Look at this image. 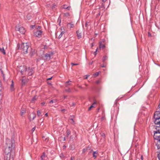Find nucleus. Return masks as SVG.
Returning <instances> with one entry per match:
<instances>
[{"label":"nucleus","mask_w":160,"mask_h":160,"mask_svg":"<svg viewBox=\"0 0 160 160\" xmlns=\"http://www.w3.org/2000/svg\"><path fill=\"white\" fill-rule=\"evenodd\" d=\"M75 144H72L70 146V149L71 150H73L75 149Z\"/></svg>","instance_id":"nucleus-14"},{"label":"nucleus","mask_w":160,"mask_h":160,"mask_svg":"<svg viewBox=\"0 0 160 160\" xmlns=\"http://www.w3.org/2000/svg\"><path fill=\"white\" fill-rule=\"evenodd\" d=\"M71 65H72V66H73V65H78V64L77 63H71Z\"/></svg>","instance_id":"nucleus-37"},{"label":"nucleus","mask_w":160,"mask_h":160,"mask_svg":"<svg viewBox=\"0 0 160 160\" xmlns=\"http://www.w3.org/2000/svg\"><path fill=\"white\" fill-rule=\"evenodd\" d=\"M98 153V152L97 151H94L93 153V156L94 158H96L97 157V156L95 155V154H97Z\"/></svg>","instance_id":"nucleus-20"},{"label":"nucleus","mask_w":160,"mask_h":160,"mask_svg":"<svg viewBox=\"0 0 160 160\" xmlns=\"http://www.w3.org/2000/svg\"><path fill=\"white\" fill-rule=\"evenodd\" d=\"M74 117V116H70L69 118L70 120H72V122H71V123L72 124H75V122L73 119Z\"/></svg>","instance_id":"nucleus-11"},{"label":"nucleus","mask_w":160,"mask_h":160,"mask_svg":"<svg viewBox=\"0 0 160 160\" xmlns=\"http://www.w3.org/2000/svg\"><path fill=\"white\" fill-rule=\"evenodd\" d=\"M70 8V7H66V5H64L63 7V8L66 9L68 10H69Z\"/></svg>","instance_id":"nucleus-25"},{"label":"nucleus","mask_w":160,"mask_h":160,"mask_svg":"<svg viewBox=\"0 0 160 160\" xmlns=\"http://www.w3.org/2000/svg\"><path fill=\"white\" fill-rule=\"evenodd\" d=\"M0 51L1 52H2L3 54L5 55L6 54V52H5V50L4 49V48L2 47V48H0Z\"/></svg>","instance_id":"nucleus-16"},{"label":"nucleus","mask_w":160,"mask_h":160,"mask_svg":"<svg viewBox=\"0 0 160 160\" xmlns=\"http://www.w3.org/2000/svg\"><path fill=\"white\" fill-rule=\"evenodd\" d=\"M15 146V141L13 138L9 139L7 138L6 141V146L4 153L5 154L10 153L13 150Z\"/></svg>","instance_id":"nucleus-1"},{"label":"nucleus","mask_w":160,"mask_h":160,"mask_svg":"<svg viewBox=\"0 0 160 160\" xmlns=\"http://www.w3.org/2000/svg\"><path fill=\"white\" fill-rule=\"evenodd\" d=\"M32 114L33 115V117H32V120H33L35 118H36V116L35 114L34 113H32Z\"/></svg>","instance_id":"nucleus-33"},{"label":"nucleus","mask_w":160,"mask_h":160,"mask_svg":"<svg viewBox=\"0 0 160 160\" xmlns=\"http://www.w3.org/2000/svg\"><path fill=\"white\" fill-rule=\"evenodd\" d=\"M102 136L104 137L105 136V134L104 133H102L101 135Z\"/></svg>","instance_id":"nucleus-44"},{"label":"nucleus","mask_w":160,"mask_h":160,"mask_svg":"<svg viewBox=\"0 0 160 160\" xmlns=\"http://www.w3.org/2000/svg\"><path fill=\"white\" fill-rule=\"evenodd\" d=\"M93 63V62L92 61L90 63H89V65H91Z\"/></svg>","instance_id":"nucleus-51"},{"label":"nucleus","mask_w":160,"mask_h":160,"mask_svg":"<svg viewBox=\"0 0 160 160\" xmlns=\"http://www.w3.org/2000/svg\"><path fill=\"white\" fill-rule=\"evenodd\" d=\"M42 31L41 30H37L33 32V35L35 37H41Z\"/></svg>","instance_id":"nucleus-3"},{"label":"nucleus","mask_w":160,"mask_h":160,"mask_svg":"<svg viewBox=\"0 0 160 160\" xmlns=\"http://www.w3.org/2000/svg\"><path fill=\"white\" fill-rule=\"evenodd\" d=\"M35 128H36V127H33V128H32V132H33L35 131Z\"/></svg>","instance_id":"nucleus-39"},{"label":"nucleus","mask_w":160,"mask_h":160,"mask_svg":"<svg viewBox=\"0 0 160 160\" xmlns=\"http://www.w3.org/2000/svg\"><path fill=\"white\" fill-rule=\"evenodd\" d=\"M93 46V44H92V45L91 47H92Z\"/></svg>","instance_id":"nucleus-61"},{"label":"nucleus","mask_w":160,"mask_h":160,"mask_svg":"<svg viewBox=\"0 0 160 160\" xmlns=\"http://www.w3.org/2000/svg\"><path fill=\"white\" fill-rule=\"evenodd\" d=\"M104 117H102V119H102V120H103V119H104Z\"/></svg>","instance_id":"nucleus-60"},{"label":"nucleus","mask_w":160,"mask_h":160,"mask_svg":"<svg viewBox=\"0 0 160 160\" xmlns=\"http://www.w3.org/2000/svg\"><path fill=\"white\" fill-rule=\"evenodd\" d=\"M52 77H50V78H47V80H51L52 79Z\"/></svg>","instance_id":"nucleus-45"},{"label":"nucleus","mask_w":160,"mask_h":160,"mask_svg":"<svg viewBox=\"0 0 160 160\" xmlns=\"http://www.w3.org/2000/svg\"><path fill=\"white\" fill-rule=\"evenodd\" d=\"M66 133H67V136L68 137L69 135H70V134L71 133L69 129H68Z\"/></svg>","instance_id":"nucleus-23"},{"label":"nucleus","mask_w":160,"mask_h":160,"mask_svg":"<svg viewBox=\"0 0 160 160\" xmlns=\"http://www.w3.org/2000/svg\"><path fill=\"white\" fill-rule=\"evenodd\" d=\"M100 81L99 80L96 81V83L97 84H99L100 83Z\"/></svg>","instance_id":"nucleus-41"},{"label":"nucleus","mask_w":160,"mask_h":160,"mask_svg":"<svg viewBox=\"0 0 160 160\" xmlns=\"http://www.w3.org/2000/svg\"><path fill=\"white\" fill-rule=\"evenodd\" d=\"M67 97V96L66 95H64L63 96L64 99H65V98H66Z\"/></svg>","instance_id":"nucleus-48"},{"label":"nucleus","mask_w":160,"mask_h":160,"mask_svg":"<svg viewBox=\"0 0 160 160\" xmlns=\"http://www.w3.org/2000/svg\"><path fill=\"white\" fill-rule=\"evenodd\" d=\"M87 25H88V22H87L85 23V27H87Z\"/></svg>","instance_id":"nucleus-46"},{"label":"nucleus","mask_w":160,"mask_h":160,"mask_svg":"<svg viewBox=\"0 0 160 160\" xmlns=\"http://www.w3.org/2000/svg\"><path fill=\"white\" fill-rule=\"evenodd\" d=\"M26 110L25 109H24V108L22 109L21 111V112H20L21 115V116H22L23 114H24L25 113H26Z\"/></svg>","instance_id":"nucleus-13"},{"label":"nucleus","mask_w":160,"mask_h":160,"mask_svg":"<svg viewBox=\"0 0 160 160\" xmlns=\"http://www.w3.org/2000/svg\"><path fill=\"white\" fill-rule=\"evenodd\" d=\"M65 91L67 92H71V90H70V88H68V89H66L65 90Z\"/></svg>","instance_id":"nucleus-32"},{"label":"nucleus","mask_w":160,"mask_h":160,"mask_svg":"<svg viewBox=\"0 0 160 160\" xmlns=\"http://www.w3.org/2000/svg\"><path fill=\"white\" fill-rule=\"evenodd\" d=\"M1 74H2V77H3L4 79V78H5V75L3 73V72L2 70H1Z\"/></svg>","instance_id":"nucleus-30"},{"label":"nucleus","mask_w":160,"mask_h":160,"mask_svg":"<svg viewBox=\"0 0 160 160\" xmlns=\"http://www.w3.org/2000/svg\"><path fill=\"white\" fill-rule=\"evenodd\" d=\"M69 14L68 12H66L64 13V16L66 17H68L69 16Z\"/></svg>","instance_id":"nucleus-35"},{"label":"nucleus","mask_w":160,"mask_h":160,"mask_svg":"<svg viewBox=\"0 0 160 160\" xmlns=\"http://www.w3.org/2000/svg\"><path fill=\"white\" fill-rule=\"evenodd\" d=\"M98 48H97L96 50V51L94 52L93 53V54L95 55V56H96L97 55V52L98 51Z\"/></svg>","instance_id":"nucleus-34"},{"label":"nucleus","mask_w":160,"mask_h":160,"mask_svg":"<svg viewBox=\"0 0 160 160\" xmlns=\"http://www.w3.org/2000/svg\"><path fill=\"white\" fill-rule=\"evenodd\" d=\"M99 47L100 49L104 48L105 47V45L103 44H102L101 42H100Z\"/></svg>","instance_id":"nucleus-12"},{"label":"nucleus","mask_w":160,"mask_h":160,"mask_svg":"<svg viewBox=\"0 0 160 160\" xmlns=\"http://www.w3.org/2000/svg\"><path fill=\"white\" fill-rule=\"evenodd\" d=\"M86 77L85 78V79H87L88 78L89 76V75H86Z\"/></svg>","instance_id":"nucleus-43"},{"label":"nucleus","mask_w":160,"mask_h":160,"mask_svg":"<svg viewBox=\"0 0 160 160\" xmlns=\"http://www.w3.org/2000/svg\"><path fill=\"white\" fill-rule=\"evenodd\" d=\"M38 28H40V26H38Z\"/></svg>","instance_id":"nucleus-62"},{"label":"nucleus","mask_w":160,"mask_h":160,"mask_svg":"<svg viewBox=\"0 0 160 160\" xmlns=\"http://www.w3.org/2000/svg\"><path fill=\"white\" fill-rule=\"evenodd\" d=\"M65 32L63 31H62L61 32L60 34L58 36V38H61L62 37V35Z\"/></svg>","instance_id":"nucleus-22"},{"label":"nucleus","mask_w":160,"mask_h":160,"mask_svg":"<svg viewBox=\"0 0 160 160\" xmlns=\"http://www.w3.org/2000/svg\"><path fill=\"white\" fill-rule=\"evenodd\" d=\"M100 73V72H96L94 74H93V75L94 76H98L99 74V73Z\"/></svg>","instance_id":"nucleus-28"},{"label":"nucleus","mask_w":160,"mask_h":160,"mask_svg":"<svg viewBox=\"0 0 160 160\" xmlns=\"http://www.w3.org/2000/svg\"><path fill=\"white\" fill-rule=\"evenodd\" d=\"M36 96H35L34 97H33L32 99V102H34L35 100H36Z\"/></svg>","instance_id":"nucleus-29"},{"label":"nucleus","mask_w":160,"mask_h":160,"mask_svg":"<svg viewBox=\"0 0 160 160\" xmlns=\"http://www.w3.org/2000/svg\"><path fill=\"white\" fill-rule=\"evenodd\" d=\"M25 71L26 72H28V75L29 76H31L33 73V69L30 67H28V69H27L26 68H25Z\"/></svg>","instance_id":"nucleus-5"},{"label":"nucleus","mask_w":160,"mask_h":160,"mask_svg":"<svg viewBox=\"0 0 160 160\" xmlns=\"http://www.w3.org/2000/svg\"><path fill=\"white\" fill-rule=\"evenodd\" d=\"M154 121V123L157 125L156 127H160V118H155Z\"/></svg>","instance_id":"nucleus-7"},{"label":"nucleus","mask_w":160,"mask_h":160,"mask_svg":"<svg viewBox=\"0 0 160 160\" xmlns=\"http://www.w3.org/2000/svg\"><path fill=\"white\" fill-rule=\"evenodd\" d=\"M141 158L142 160H143V157H142V156H141Z\"/></svg>","instance_id":"nucleus-59"},{"label":"nucleus","mask_w":160,"mask_h":160,"mask_svg":"<svg viewBox=\"0 0 160 160\" xmlns=\"http://www.w3.org/2000/svg\"><path fill=\"white\" fill-rule=\"evenodd\" d=\"M19 49H20L21 52L23 54L28 53V51H29L30 55L32 57L34 53V50L29 47V44L28 43H22L20 45H18Z\"/></svg>","instance_id":"nucleus-2"},{"label":"nucleus","mask_w":160,"mask_h":160,"mask_svg":"<svg viewBox=\"0 0 160 160\" xmlns=\"http://www.w3.org/2000/svg\"><path fill=\"white\" fill-rule=\"evenodd\" d=\"M70 25V28H72L74 27V24H72V23H68L67 24L68 26V25Z\"/></svg>","instance_id":"nucleus-24"},{"label":"nucleus","mask_w":160,"mask_h":160,"mask_svg":"<svg viewBox=\"0 0 160 160\" xmlns=\"http://www.w3.org/2000/svg\"><path fill=\"white\" fill-rule=\"evenodd\" d=\"M12 83L11 85V91H13L14 90L13 86H14V82L12 80Z\"/></svg>","instance_id":"nucleus-17"},{"label":"nucleus","mask_w":160,"mask_h":160,"mask_svg":"<svg viewBox=\"0 0 160 160\" xmlns=\"http://www.w3.org/2000/svg\"><path fill=\"white\" fill-rule=\"evenodd\" d=\"M41 112L40 110H38L37 111V115L38 117H40L41 114Z\"/></svg>","instance_id":"nucleus-26"},{"label":"nucleus","mask_w":160,"mask_h":160,"mask_svg":"<svg viewBox=\"0 0 160 160\" xmlns=\"http://www.w3.org/2000/svg\"><path fill=\"white\" fill-rule=\"evenodd\" d=\"M61 111L62 112H64L66 111V109H62L61 110Z\"/></svg>","instance_id":"nucleus-42"},{"label":"nucleus","mask_w":160,"mask_h":160,"mask_svg":"<svg viewBox=\"0 0 160 160\" xmlns=\"http://www.w3.org/2000/svg\"><path fill=\"white\" fill-rule=\"evenodd\" d=\"M45 117H47L48 116V113H46L45 114Z\"/></svg>","instance_id":"nucleus-47"},{"label":"nucleus","mask_w":160,"mask_h":160,"mask_svg":"<svg viewBox=\"0 0 160 160\" xmlns=\"http://www.w3.org/2000/svg\"><path fill=\"white\" fill-rule=\"evenodd\" d=\"M96 102H94L92 104V105H91V106L88 109V110H90L92 108L95 107V106L96 105Z\"/></svg>","instance_id":"nucleus-15"},{"label":"nucleus","mask_w":160,"mask_h":160,"mask_svg":"<svg viewBox=\"0 0 160 160\" xmlns=\"http://www.w3.org/2000/svg\"><path fill=\"white\" fill-rule=\"evenodd\" d=\"M76 33L77 34V36L78 39H80L82 37V33L81 32H80L79 30H77L76 32Z\"/></svg>","instance_id":"nucleus-9"},{"label":"nucleus","mask_w":160,"mask_h":160,"mask_svg":"<svg viewBox=\"0 0 160 160\" xmlns=\"http://www.w3.org/2000/svg\"><path fill=\"white\" fill-rule=\"evenodd\" d=\"M148 36H151V34H150V32H148Z\"/></svg>","instance_id":"nucleus-55"},{"label":"nucleus","mask_w":160,"mask_h":160,"mask_svg":"<svg viewBox=\"0 0 160 160\" xmlns=\"http://www.w3.org/2000/svg\"><path fill=\"white\" fill-rule=\"evenodd\" d=\"M57 101V99H53V100H51V101L49 102V103H56Z\"/></svg>","instance_id":"nucleus-19"},{"label":"nucleus","mask_w":160,"mask_h":160,"mask_svg":"<svg viewBox=\"0 0 160 160\" xmlns=\"http://www.w3.org/2000/svg\"><path fill=\"white\" fill-rule=\"evenodd\" d=\"M22 85H23V84H25V82L24 81L23 79H22Z\"/></svg>","instance_id":"nucleus-38"},{"label":"nucleus","mask_w":160,"mask_h":160,"mask_svg":"<svg viewBox=\"0 0 160 160\" xmlns=\"http://www.w3.org/2000/svg\"><path fill=\"white\" fill-rule=\"evenodd\" d=\"M71 82V81L70 80H69L68 81H67L65 82L66 85V87H67L69 85L71 84L70 82Z\"/></svg>","instance_id":"nucleus-21"},{"label":"nucleus","mask_w":160,"mask_h":160,"mask_svg":"<svg viewBox=\"0 0 160 160\" xmlns=\"http://www.w3.org/2000/svg\"><path fill=\"white\" fill-rule=\"evenodd\" d=\"M53 54V53L52 52H49L48 53H46L45 55V57L46 59L48 61L51 58V57L52 56Z\"/></svg>","instance_id":"nucleus-4"},{"label":"nucleus","mask_w":160,"mask_h":160,"mask_svg":"<svg viewBox=\"0 0 160 160\" xmlns=\"http://www.w3.org/2000/svg\"><path fill=\"white\" fill-rule=\"evenodd\" d=\"M101 67H102V68H104V67H105V66L104 65H102L101 66Z\"/></svg>","instance_id":"nucleus-50"},{"label":"nucleus","mask_w":160,"mask_h":160,"mask_svg":"<svg viewBox=\"0 0 160 160\" xmlns=\"http://www.w3.org/2000/svg\"><path fill=\"white\" fill-rule=\"evenodd\" d=\"M56 5L55 4H53L52 6V8H55L56 7Z\"/></svg>","instance_id":"nucleus-40"},{"label":"nucleus","mask_w":160,"mask_h":160,"mask_svg":"<svg viewBox=\"0 0 160 160\" xmlns=\"http://www.w3.org/2000/svg\"><path fill=\"white\" fill-rule=\"evenodd\" d=\"M72 105H73V106H75V103H72Z\"/></svg>","instance_id":"nucleus-56"},{"label":"nucleus","mask_w":160,"mask_h":160,"mask_svg":"<svg viewBox=\"0 0 160 160\" xmlns=\"http://www.w3.org/2000/svg\"><path fill=\"white\" fill-rule=\"evenodd\" d=\"M108 58V57L106 56H104L102 58V61L104 62L105 60H106Z\"/></svg>","instance_id":"nucleus-27"},{"label":"nucleus","mask_w":160,"mask_h":160,"mask_svg":"<svg viewBox=\"0 0 160 160\" xmlns=\"http://www.w3.org/2000/svg\"><path fill=\"white\" fill-rule=\"evenodd\" d=\"M71 160H74V158L72 157H71Z\"/></svg>","instance_id":"nucleus-49"},{"label":"nucleus","mask_w":160,"mask_h":160,"mask_svg":"<svg viewBox=\"0 0 160 160\" xmlns=\"http://www.w3.org/2000/svg\"><path fill=\"white\" fill-rule=\"evenodd\" d=\"M159 150V153L158 154V158L159 160H160V149H158Z\"/></svg>","instance_id":"nucleus-31"},{"label":"nucleus","mask_w":160,"mask_h":160,"mask_svg":"<svg viewBox=\"0 0 160 160\" xmlns=\"http://www.w3.org/2000/svg\"><path fill=\"white\" fill-rule=\"evenodd\" d=\"M89 148V147H88L86 148H83L82 150V153H84L85 152H86L88 150V148Z\"/></svg>","instance_id":"nucleus-18"},{"label":"nucleus","mask_w":160,"mask_h":160,"mask_svg":"<svg viewBox=\"0 0 160 160\" xmlns=\"http://www.w3.org/2000/svg\"><path fill=\"white\" fill-rule=\"evenodd\" d=\"M107 0H102V1L103 2H105Z\"/></svg>","instance_id":"nucleus-57"},{"label":"nucleus","mask_w":160,"mask_h":160,"mask_svg":"<svg viewBox=\"0 0 160 160\" xmlns=\"http://www.w3.org/2000/svg\"><path fill=\"white\" fill-rule=\"evenodd\" d=\"M6 156H4V160H10V153L7 154H5Z\"/></svg>","instance_id":"nucleus-10"},{"label":"nucleus","mask_w":160,"mask_h":160,"mask_svg":"<svg viewBox=\"0 0 160 160\" xmlns=\"http://www.w3.org/2000/svg\"><path fill=\"white\" fill-rule=\"evenodd\" d=\"M41 104H42L44 105L45 104V102H43Z\"/></svg>","instance_id":"nucleus-53"},{"label":"nucleus","mask_w":160,"mask_h":160,"mask_svg":"<svg viewBox=\"0 0 160 160\" xmlns=\"http://www.w3.org/2000/svg\"><path fill=\"white\" fill-rule=\"evenodd\" d=\"M154 118H160V111H157L155 112L154 116Z\"/></svg>","instance_id":"nucleus-8"},{"label":"nucleus","mask_w":160,"mask_h":160,"mask_svg":"<svg viewBox=\"0 0 160 160\" xmlns=\"http://www.w3.org/2000/svg\"><path fill=\"white\" fill-rule=\"evenodd\" d=\"M79 87L81 88H83L81 86H79Z\"/></svg>","instance_id":"nucleus-58"},{"label":"nucleus","mask_w":160,"mask_h":160,"mask_svg":"<svg viewBox=\"0 0 160 160\" xmlns=\"http://www.w3.org/2000/svg\"><path fill=\"white\" fill-rule=\"evenodd\" d=\"M66 141V138H65V137H64V138H63V141Z\"/></svg>","instance_id":"nucleus-52"},{"label":"nucleus","mask_w":160,"mask_h":160,"mask_svg":"<svg viewBox=\"0 0 160 160\" xmlns=\"http://www.w3.org/2000/svg\"><path fill=\"white\" fill-rule=\"evenodd\" d=\"M23 71H22V70L21 71V74L23 75Z\"/></svg>","instance_id":"nucleus-54"},{"label":"nucleus","mask_w":160,"mask_h":160,"mask_svg":"<svg viewBox=\"0 0 160 160\" xmlns=\"http://www.w3.org/2000/svg\"><path fill=\"white\" fill-rule=\"evenodd\" d=\"M16 30L19 31L20 33L22 34H24L26 32L25 28L23 27H21L19 28H16Z\"/></svg>","instance_id":"nucleus-6"},{"label":"nucleus","mask_w":160,"mask_h":160,"mask_svg":"<svg viewBox=\"0 0 160 160\" xmlns=\"http://www.w3.org/2000/svg\"><path fill=\"white\" fill-rule=\"evenodd\" d=\"M45 157V155L43 154V155H42L41 157V158L42 160H43L44 157Z\"/></svg>","instance_id":"nucleus-36"}]
</instances>
